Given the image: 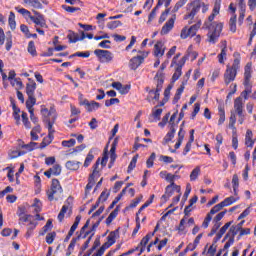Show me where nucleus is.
<instances>
[{"instance_id":"f257e3e1","label":"nucleus","mask_w":256,"mask_h":256,"mask_svg":"<svg viewBox=\"0 0 256 256\" xmlns=\"http://www.w3.org/2000/svg\"><path fill=\"white\" fill-rule=\"evenodd\" d=\"M215 17H217V14L212 12V14L208 17V20L204 22V29L208 30L207 41L208 43H212V45H215V43L219 41L221 31H223V23L213 22Z\"/></svg>"},{"instance_id":"f03ea898","label":"nucleus","mask_w":256,"mask_h":256,"mask_svg":"<svg viewBox=\"0 0 256 256\" xmlns=\"http://www.w3.org/2000/svg\"><path fill=\"white\" fill-rule=\"evenodd\" d=\"M41 114L43 116V122L47 125V129H48L47 138L50 139V141H53V138H54L53 133H55V130L53 129V125H55V121H57V111L53 107H51L50 110L47 108H42Z\"/></svg>"},{"instance_id":"7ed1b4c3","label":"nucleus","mask_w":256,"mask_h":256,"mask_svg":"<svg viewBox=\"0 0 256 256\" xmlns=\"http://www.w3.org/2000/svg\"><path fill=\"white\" fill-rule=\"evenodd\" d=\"M63 188L58 179H52V184L49 190H47V196L49 201H59Z\"/></svg>"},{"instance_id":"20e7f679","label":"nucleus","mask_w":256,"mask_h":256,"mask_svg":"<svg viewBox=\"0 0 256 256\" xmlns=\"http://www.w3.org/2000/svg\"><path fill=\"white\" fill-rule=\"evenodd\" d=\"M138 53L140 55L134 56L133 58L130 59L129 61V67L133 71L139 69L140 65L143 64V61H145L146 57L149 56V52L141 51L139 50Z\"/></svg>"},{"instance_id":"39448f33","label":"nucleus","mask_w":256,"mask_h":256,"mask_svg":"<svg viewBox=\"0 0 256 256\" xmlns=\"http://www.w3.org/2000/svg\"><path fill=\"white\" fill-rule=\"evenodd\" d=\"M251 67H252L251 62H248L244 68V83H243V85L245 86L244 93H247L248 95H250L251 93V84H250L251 73H252Z\"/></svg>"},{"instance_id":"423d86ee","label":"nucleus","mask_w":256,"mask_h":256,"mask_svg":"<svg viewBox=\"0 0 256 256\" xmlns=\"http://www.w3.org/2000/svg\"><path fill=\"white\" fill-rule=\"evenodd\" d=\"M200 27H201V21H198L196 24L192 25L189 29H187V27L183 28L180 34L181 39H187V37H195Z\"/></svg>"},{"instance_id":"0eeeda50","label":"nucleus","mask_w":256,"mask_h":256,"mask_svg":"<svg viewBox=\"0 0 256 256\" xmlns=\"http://www.w3.org/2000/svg\"><path fill=\"white\" fill-rule=\"evenodd\" d=\"M94 54L98 57L100 63H111L113 61V53L109 50L96 49Z\"/></svg>"},{"instance_id":"6e6552de","label":"nucleus","mask_w":256,"mask_h":256,"mask_svg":"<svg viewBox=\"0 0 256 256\" xmlns=\"http://www.w3.org/2000/svg\"><path fill=\"white\" fill-rule=\"evenodd\" d=\"M187 11H190V12H188L184 16V19L185 20L193 19L197 15V13H199V11H201V2L194 1L190 4H188Z\"/></svg>"},{"instance_id":"1a4fd4ad","label":"nucleus","mask_w":256,"mask_h":256,"mask_svg":"<svg viewBox=\"0 0 256 256\" xmlns=\"http://www.w3.org/2000/svg\"><path fill=\"white\" fill-rule=\"evenodd\" d=\"M93 167H94V170L89 175L88 184L86 185V190H85L86 195L87 193H89V191H91V189H93V185H95V177H99V170H97L99 167V159L96 161Z\"/></svg>"},{"instance_id":"9d476101","label":"nucleus","mask_w":256,"mask_h":256,"mask_svg":"<svg viewBox=\"0 0 256 256\" xmlns=\"http://www.w3.org/2000/svg\"><path fill=\"white\" fill-rule=\"evenodd\" d=\"M237 77V71L227 66V69L224 73V83L225 85H229L232 81H235V78Z\"/></svg>"},{"instance_id":"9b49d317","label":"nucleus","mask_w":256,"mask_h":256,"mask_svg":"<svg viewBox=\"0 0 256 256\" xmlns=\"http://www.w3.org/2000/svg\"><path fill=\"white\" fill-rule=\"evenodd\" d=\"M177 19V16L174 14L162 27L161 35H167L171 29L175 26V20Z\"/></svg>"},{"instance_id":"f8f14e48","label":"nucleus","mask_w":256,"mask_h":256,"mask_svg":"<svg viewBox=\"0 0 256 256\" xmlns=\"http://www.w3.org/2000/svg\"><path fill=\"white\" fill-rule=\"evenodd\" d=\"M165 55V44L162 41H158L154 45V57H163Z\"/></svg>"},{"instance_id":"ddd939ff","label":"nucleus","mask_w":256,"mask_h":256,"mask_svg":"<svg viewBox=\"0 0 256 256\" xmlns=\"http://www.w3.org/2000/svg\"><path fill=\"white\" fill-rule=\"evenodd\" d=\"M45 177L51 179V175L58 176L61 175V165L56 164L52 168L44 172Z\"/></svg>"},{"instance_id":"4468645a","label":"nucleus","mask_w":256,"mask_h":256,"mask_svg":"<svg viewBox=\"0 0 256 256\" xmlns=\"http://www.w3.org/2000/svg\"><path fill=\"white\" fill-rule=\"evenodd\" d=\"M234 109L238 117H243V98L237 97L234 100Z\"/></svg>"},{"instance_id":"2eb2a0df","label":"nucleus","mask_w":256,"mask_h":256,"mask_svg":"<svg viewBox=\"0 0 256 256\" xmlns=\"http://www.w3.org/2000/svg\"><path fill=\"white\" fill-rule=\"evenodd\" d=\"M157 80L156 91H161L163 89V83H165V74L158 71L154 77Z\"/></svg>"},{"instance_id":"dca6fc26","label":"nucleus","mask_w":256,"mask_h":256,"mask_svg":"<svg viewBox=\"0 0 256 256\" xmlns=\"http://www.w3.org/2000/svg\"><path fill=\"white\" fill-rule=\"evenodd\" d=\"M153 235H155V232H150L145 237L142 238V240L139 244V247H141L140 253H143V251H145V247H147V243H149V241L151 240Z\"/></svg>"},{"instance_id":"f3484780","label":"nucleus","mask_w":256,"mask_h":256,"mask_svg":"<svg viewBox=\"0 0 256 256\" xmlns=\"http://www.w3.org/2000/svg\"><path fill=\"white\" fill-rule=\"evenodd\" d=\"M173 193H175V189L173 188V186L168 185L165 189V194L161 197L162 202L167 203V201H169V198L173 197Z\"/></svg>"},{"instance_id":"a211bd4d","label":"nucleus","mask_w":256,"mask_h":256,"mask_svg":"<svg viewBox=\"0 0 256 256\" xmlns=\"http://www.w3.org/2000/svg\"><path fill=\"white\" fill-rule=\"evenodd\" d=\"M232 224L233 221H230L227 222L222 228H220L219 232L216 234V237L214 238L215 242L219 241L221 237H223L225 233H227V229H229V227H231Z\"/></svg>"},{"instance_id":"6ab92c4d","label":"nucleus","mask_w":256,"mask_h":256,"mask_svg":"<svg viewBox=\"0 0 256 256\" xmlns=\"http://www.w3.org/2000/svg\"><path fill=\"white\" fill-rule=\"evenodd\" d=\"M29 83L26 85V94L28 96H35V89H37V83L29 79Z\"/></svg>"},{"instance_id":"aec40b11","label":"nucleus","mask_w":256,"mask_h":256,"mask_svg":"<svg viewBox=\"0 0 256 256\" xmlns=\"http://www.w3.org/2000/svg\"><path fill=\"white\" fill-rule=\"evenodd\" d=\"M81 165V162L75 161V160H69L66 162V169H69L70 171H77Z\"/></svg>"},{"instance_id":"412c9836","label":"nucleus","mask_w":256,"mask_h":256,"mask_svg":"<svg viewBox=\"0 0 256 256\" xmlns=\"http://www.w3.org/2000/svg\"><path fill=\"white\" fill-rule=\"evenodd\" d=\"M226 57H227V41H224L221 53L218 55L219 63H221V64L225 63L224 58H226Z\"/></svg>"},{"instance_id":"4be33fe9","label":"nucleus","mask_w":256,"mask_h":256,"mask_svg":"<svg viewBox=\"0 0 256 256\" xmlns=\"http://www.w3.org/2000/svg\"><path fill=\"white\" fill-rule=\"evenodd\" d=\"M30 21H33L35 25H38L39 27H47V23L45 22V17L39 16V18H36L35 16L30 17Z\"/></svg>"},{"instance_id":"5701e85b","label":"nucleus","mask_w":256,"mask_h":256,"mask_svg":"<svg viewBox=\"0 0 256 256\" xmlns=\"http://www.w3.org/2000/svg\"><path fill=\"white\" fill-rule=\"evenodd\" d=\"M176 129L175 126H170V131L166 134V136L164 137V142L165 143H169L170 141L173 140V138L175 137V133H176Z\"/></svg>"},{"instance_id":"b1692460","label":"nucleus","mask_w":256,"mask_h":256,"mask_svg":"<svg viewBox=\"0 0 256 256\" xmlns=\"http://www.w3.org/2000/svg\"><path fill=\"white\" fill-rule=\"evenodd\" d=\"M117 215H119V207H116L107 217L106 219V225H111L113 223V220L116 219Z\"/></svg>"},{"instance_id":"393cba45","label":"nucleus","mask_w":256,"mask_h":256,"mask_svg":"<svg viewBox=\"0 0 256 256\" xmlns=\"http://www.w3.org/2000/svg\"><path fill=\"white\" fill-rule=\"evenodd\" d=\"M163 113V109L159 108L152 112V115L149 117L150 123H153V118L156 119V121H161V114Z\"/></svg>"},{"instance_id":"a878e982","label":"nucleus","mask_w":256,"mask_h":256,"mask_svg":"<svg viewBox=\"0 0 256 256\" xmlns=\"http://www.w3.org/2000/svg\"><path fill=\"white\" fill-rule=\"evenodd\" d=\"M37 103V99L35 96H28V99L26 100V107L28 111H33V106Z\"/></svg>"},{"instance_id":"bb28decb","label":"nucleus","mask_w":256,"mask_h":256,"mask_svg":"<svg viewBox=\"0 0 256 256\" xmlns=\"http://www.w3.org/2000/svg\"><path fill=\"white\" fill-rule=\"evenodd\" d=\"M27 5H30V7H33L34 9H43V4L39 0H25Z\"/></svg>"},{"instance_id":"cd10ccee","label":"nucleus","mask_w":256,"mask_h":256,"mask_svg":"<svg viewBox=\"0 0 256 256\" xmlns=\"http://www.w3.org/2000/svg\"><path fill=\"white\" fill-rule=\"evenodd\" d=\"M229 27L232 33L237 31V15H233L229 20Z\"/></svg>"},{"instance_id":"c85d7f7f","label":"nucleus","mask_w":256,"mask_h":256,"mask_svg":"<svg viewBox=\"0 0 256 256\" xmlns=\"http://www.w3.org/2000/svg\"><path fill=\"white\" fill-rule=\"evenodd\" d=\"M8 23H9L10 29L12 31H15V29L17 28V22L15 21V13L10 12Z\"/></svg>"},{"instance_id":"c756f323","label":"nucleus","mask_w":256,"mask_h":256,"mask_svg":"<svg viewBox=\"0 0 256 256\" xmlns=\"http://www.w3.org/2000/svg\"><path fill=\"white\" fill-rule=\"evenodd\" d=\"M27 51L30 53V55H32V57H37V48L35 47L34 41H30L28 43Z\"/></svg>"},{"instance_id":"7c9ffc66","label":"nucleus","mask_w":256,"mask_h":256,"mask_svg":"<svg viewBox=\"0 0 256 256\" xmlns=\"http://www.w3.org/2000/svg\"><path fill=\"white\" fill-rule=\"evenodd\" d=\"M199 175H201V167L197 166L190 174V181H197Z\"/></svg>"},{"instance_id":"2f4dec72","label":"nucleus","mask_w":256,"mask_h":256,"mask_svg":"<svg viewBox=\"0 0 256 256\" xmlns=\"http://www.w3.org/2000/svg\"><path fill=\"white\" fill-rule=\"evenodd\" d=\"M159 93H161V90H150L149 96L147 98V101L151 102V99H154L155 101H159Z\"/></svg>"},{"instance_id":"473e14b6","label":"nucleus","mask_w":256,"mask_h":256,"mask_svg":"<svg viewBox=\"0 0 256 256\" xmlns=\"http://www.w3.org/2000/svg\"><path fill=\"white\" fill-rule=\"evenodd\" d=\"M218 115H219V120H218V125H223L225 123V109L221 106L218 107Z\"/></svg>"},{"instance_id":"72a5a7b5","label":"nucleus","mask_w":256,"mask_h":256,"mask_svg":"<svg viewBox=\"0 0 256 256\" xmlns=\"http://www.w3.org/2000/svg\"><path fill=\"white\" fill-rule=\"evenodd\" d=\"M51 229H53V220L49 219L46 225L42 228V231H40L39 235H45V233Z\"/></svg>"},{"instance_id":"f704fd0d","label":"nucleus","mask_w":256,"mask_h":256,"mask_svg":"<svg viewBox=\"0 0 256 256\" xmlns=\"http://www.w3.org/2000/svg\"><path fill=\"white\" fill-rule=\"evenodd\" d=\"M15 9L20 13V15L24 16L25 19H27V17L28 19H31V17H33V15H31V12L25 8L16 7Z\"/></svg>"},{"instance_id":"c9c22d12","label":"nucleus","mask_w":256,"mask_h":256,"mask_svg":"<svg viewBox=\"0 0 256 256\" xmlns=\"http://www.w3.org/2000/svg\"><path fill=\"white\" fill-rule=\"evenodd\" d=\"M232 185H233L234 195H237V189H239V176H237V174H234L232 177Z\"/></svg>"},{"instance_id":"e433bc0d","label":"nucleus","mask_w":256,"mask_h":256,"mask_svg":"<svg viewBox=\"0 0 256 256\" xmlns=\"http://www.w3.org/2000/svg\"><path fill=\"white\" fill-rule=\"evenodd\" d=\"M137 159H139V154H136L132 158V160H131V162H130V164L128 166V170H127L128 173H131V171H133V169H135V167L137 166Z\"/></svg>"},{"instance_id":"4c0bfd02","label":"nucleus","mask_w":256,"mask_h":256,"mask_svg":"<svg viewBox=\"0 0 256 256\" xmlns=\"http://www.w3.org/2000/svg\"><path fill=\"white\" fill-rule=\"evenodd\" d=\"M66 204L62 206L60 212L61 213H67V211L69 210V207H71V203H73V197H68L66 202Z\"/></svg>"},{"instance_id":"58836bf2","label":"nucleus","mask_w":256,"mask_h":256,"mask_svg":"<svg viewBox=\"0 0 256 256\" xmlns=\"http://www.w3.org/2000/svg\"><path fill=\"white\" fill-rule=\"evenodd\" d=\"M99 107H101V104H99L96 101H91L90 104H88V107H86L88 113H91L93 111H95V109H99Z\"/></svg>"},{"instance_id":"ea45409f","label":"nucleus","mask_w":256,"mask_h":256,"mask_svg":"<svg viewBox=\"0 0 256 256\" xmlns=\"http://www.w3.org/2000/svg\"><path fill=\"white\" fill-rule=\"evenodd\" d=\"M10 83L12 87L16 86L17 91H19V89H23V82L21 81V78H15Z\"/></svg>"},{"instance_id":"a19ab883","label":"nucleus","mask_w":256,"mask_h":256,"mask_svg":"<svg viewBox=\"0 0 256 256\" xmlns=\"http://www.w3.org/2000/svg\"><path fill=\"white\" fill-rule=\"evenodd\" d=\"M235 197L230 196L226 199H224V201L220 202V204H222V207H229V205H233V203H235Z\"/></svg>"},{"instance_id":"79ce46f5","label":"nucleus","mask_w":256,"mask_h":256,"mask_svg":"<svg viewBox=\"0 0 256 256\" xmlns=\"http://www.w3.org/2000/svg\"><path fill=\"white\" fill-rule=\"evenodd\" d=\"M239 231H241V230H237L235 225L231 226L228 233L225 236V239H227V237H234L235 238V235H237V233H239Z\"/></svg>"},{"instance_id":"37998d69","label":"nucleus","mask_w":256,"mask_h":256,"mask_svg":"<svg viewBox=\"0 0 256 256\" xmlns=\"http://www.w3.org/2000/svg\"><path fill=\"white\" fill-rule=\"evenodd\" d=\"M93 159H95V156L93 155V150H90L84 161V167L91 165V161H93Z\"/></svg>"},{"instance_id":"c03bdc74","label":"nucleus","mask_w":256,"mask_h":256,"mask_svg":"<svg viewBox=\"0 0 256 256\" xmlns=\"http://www.w3.org/2000/svg\"><path fill=\"white\" fill-rule=\"evenodd\" d=\"M182 69L181 66H177L175 73L172 76V81L175 83V81L179 80V77L182 75Z\"/></svg>"},{"instance_id":"a18cd8bd","label":"nucleus","mask_w":256,"mask_h":256,"mask_svg":"<svg viewBox=\"0 0 256 256\" xmlns=\"http://www.w3.org/2000/svg\"><path fill=\"white\" fill-rule=\"evenodd\" d=\"M225 215H227V210H224L220 213H218L214 219H213V223H221V219H223L225 217Z\"/></svg>"},{"instance_id":"49530a36","label":"nucleus","mask_w":256,"mask_h":256,"mask_svg":"<svg viewBox=\"0 0 256 256\" xmlns=\"http://www.w3.org/2000/svg\"><path fill=\"white\" fill-rule=\"evenodd\" d=\"M80 240H81V235H78L77 237L72 238V240L68 246L69 251H74L77 241H80Z\"/></svg>"},{"instance_id":"de8ad7c7","label":"nucleus","mask_w":256,"mask_h":256,"mask_svg":"<svg viewBox=\"0 0 256 256\" xmlns=\"http://www.w3.org/2000/svg\"><path fill=\"white\" fill-rule=\"evenodd\" d=\"M20 30L22 31V33H24V35H25V37H27V39H31V32H29V27L27 25L21 24Z\"/></svg>"},{"instance_id":"09e8293b","label":"nucleus","mask_w":256,"mask_h":256,"mask_svg":"<svg viewBox=\"0 0 256 256\" xmlns=\"http://www.w3.org/2000/svg\"><path fill=\"white\" fill-rule=\"evenodd\" d=\"M123 23L119 20L111 21L107 24L108 29H117V27H121Z\"/></svg>"},{"instance_id":"8fccbe9b","label":"nucleus","mask_w":256,"mask_h":256,"mask_svg":"<svg viewBox=\"0 0 256 256\" xmlns=\"http://www.w3.org/2000/svg\"><path fill=\"white\" fill-rule=\"evenodd\" d=\"M67 38L69 39L70 43H77V41H79V35L75 32H70Z\"/></svg>"},{"instance_id":"3c124183","label":"nucleus","mask_w":256,"mask_h":256,"mask_svg":"<svg viewBox=\"0 0 256 256\" xmlns=\"http://www.w3.org/2000/svg\"><path fill=\"white\" fill-rule=\"evenodd\" d=\"M55 237H57V233L55 232L48 233L46 235V243H48V245L53 244V241H55Z\"/></svg>"},{"instance_id":"603ef678","label":"nucleus","mask_w":256,"mask_h":256,"mask_svg":"<svg viewBox=\"0 0 256 256\" xmlns=\"http://www.w3.org/2000/svg\"><path fill=\"white\" fill-rule=\"evenodd\" d=\"M219 11H221V0H216L212 13H214V15H219Z\"/></svg>"},{"instance_id":"864d4df0","label":"nucleus","mask_w":256,"mask_h":256,"mask_svg":"<svg viewBox=\"0 0 256 256\" xmlns=\"http://www.w3.org/2000/svg\"><path fill=\"white\" fill-rule=\"evenodd\" d=\"M221 209H223V205L221 204V202L217 205H215L210 212L208 213V215H215V213H219V211H221Z\"/></svg>"},{"instance_id":"5fc2aeb1","label":"nucleus","mask_w":256,"mask_h":256,"mask_svg":"<svg viewBox=\"0 0 256 256\" xmlns=\"http://www.w3.org/2000/svg\"><path fill=\"white\" fill-rule=\"evenodd\" d=\"M159 5H156V7L151 11L148 17V23H151L155 17H157V11L159 10Z\"/></svg>"},{"instance_id":"6e6d98bb","label":"nucleus","mask_w":256,"mask_h":256,"mask_svg":"<svg viewBox=\"0 0 256 256\" xmlns=\"http://www.w3.org/2000/svg\"><path fill=\"white\" fill-rule=\"evenodd\" d=\"M62 9H64V11H67V13H75V11H81V8L79 7H71L67 5H62Z\"/></svg>"},{"instance_id":"4d7b16f0","label":"nucleus","mask_w":256,"mask_h":256,"mask_svg":"<svg viewBox=\"0 0 256 256\" xmlns=\"http://www.w3.org/2000/svg\"><path fill=\"white\" fill-rule=\"evenodd\" d=\"M211 219H213V216L211 214H207L202 223L203 229H207V227H209V223H211Z\"/></svg>"},{"instance_id":"13d9d810","label":"nucleus","mask_w":256,"mask_h":256,"mask_svg":"<svg viewBox=\"0 0 256 256\" xmlns=\"http://www.w3.org/2000/svg\"><path fill=\"white\" fill-rule=\"evenodd\" d=\"M155 157H156L155 152H153L150 155V157L147 159L146 165H147L148 169H151V167H153V163L155 161Z\"/></svg>"},{"instance_id":"bf43d9fd","label":"nucleus","mask_w":256,"mask_h":256,"mask_svg":"<svg viewBox=\"0 0 256 256\" xmlns=\"http://www.w3.org/2000/svg\"><path fill=\"white\" fill-rule=\"evenodd\" d=\"M169 117H171V113H167L163 118L162 121L159 122V127H165V125H167V123L169 122Z\"/></svg>"},{"instance_id":"052dcab7","label":"nucleus","mask_w":256,"mask_h":256,"mask_svg":"<svg viewBox=\"0 0 256 256\" xmlns=\"http://www.w3.org/2000/svg\"><path fill=\"white\" fill-rule=\"evenodd\" d=\"M235 123H237V117L235 116V113L231 112V116H230V119H229L230 129H233V127H235Z\"/></svg>"},{"instance_id":"680f3d73","label":"nucleus","mask_w":256,"mask_h":256,"mask_svg":"<svg viewBox=\"0 0 256 256\" xmlns=\"http://www.w3.org/2000/svg\"><path fill=\"white\" fill-rule=\"evenodd\" d=\"M116 234L115 232H111L108 236H107V243L111 244V245H115L116 242Z\"/></svg>"},{"instance_id":"e2e57ef3","label":"nucleus","mask_w":256,"mask_h":256,"mask_svg":"<svg viewBox=\"0 0 256 256\" xmlns=\"http://www.w3.org/2000/svg\"><path fill=\"white\" fill-rule=\"evenodd\" d=\"M119 102H120L119 98H111V99L105 101V106L106 107H111V105H115Z\"/></svg>"},{"instance_id":"0e129e2a","label":"nucleus","mask_w":256,"mask_h":256,"mask_svg":"<svg viewBox=\"0 0 256 256\" xmlns=\"http://www.w3.org/2000/svg\"><path fill=\"white\" fill-rule=\"evenodd\" d=\"M75 143H76L75 139L64 140V141H62V146L63 147H74Z\"/></svg>"},{"instance_id":"69168bd1","label":"nucleus","mask_w":256,"mask_h":256,"mask_svg":"<svg viewBox=\"0 0 256 256\" xmlns=\"http://www.w3.org/2000/svg\"><path fill=\"white\" fill-rule=\"evenodd\" d=\"M91 55V53H89V51H86V52H76L75 54L71 55V57H84V58H87Z\"/></svg>"},{"instance_id":"338daca9","label":"nucleus","mask_w":256,"mask_h":256,"mask_svg":"<svg viewBox=\"0 0 256 256\" xmlns=\"http://www.w3.org/2000/svg\"><path fill=\"white\" fill-rule=\"evenodd\" d=\"M37 145V143L35 142H30L26 145L22 146V149H26L27 151H33V149H35V146Z\"/></svg>"},{"instance_id":"774afa93","label":"nucleus","mask_w":256,"mask_h":256,"mask_svg":"<svg viewBox=\"0 0 256 256\" xmlns=\"http://www.w3.org/2000/svg\"><path fill=\"white\" fill-rule=\"evenodd\" d=\"M166 181H168L171 186L175 185V175L168 173V175L166 176Z\"/></svg>"}]
</instances>
